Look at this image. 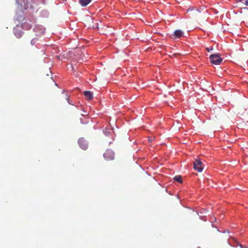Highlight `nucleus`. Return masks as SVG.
<instances>
[{"mask_svg":"<svg viewBox=\"0 0 248 248\" xmlns=\"http://www.w3.org/2000/svg\"><path fill=\"white\" fill-rule=\"evenodd\" d=\"M209 59L211 62L215 65H219L222 62V59L220 58L219 54H212Z\"/></svg>","mask_w":248,"mask_h":248,"instance_id":"obj_1","label":"nucleus"},{"mask_svg":"<svg viewBox=\"0 0 248 248\" xmlns=\"http://www.w3.org/2000/svg\"><path fill=\"white\" fill-rule=\"evenodd\" d=\"M16 3L18 8L22 11L28 8V0H16Z\"/></svg>","mask_w":248,"mask_h":248,"instance_id":"obj_2","label":"nucleus"},{"mask_svg":"<svg viewBox=\"0 0 248 248\" xmlns=\"http://www.w3.org/2000/svg\"><path fill=\"white\" fill-rule=\"evenodd\" d=\"M193 168L198 172H201L203 169V164L201 160L196 159L193 163Z\"/></svg>","mask_w":248,"mask_h":248,"instance_id":"obj_3","label":"nucleus"},{"mask_svg":"<svg viewBox=\"0 0 248 248\" xmlns=\"http://www.w3.org/2000/svg\"><path fill=\"white\" fill-rule=\"evenodd\" d=\"M14 33L15 36L17 38H20L22 37L23 32L20 29V26L18 24L14 28Z\"/></svg>","mask_w":248,"mask_h":248,"instance_id":"obj_4","label":"nucleus"},{"mask_svg":"<svg viewBox=\"0 0 248 248\" xmlns=\"http://www.w3.org/2000/svg\"><path fill=\"white\" fill-rule=\"evenodd\" d=\"M114 156V153L110 150H107L104 154V157L107 160L113 159Z\"/></svg>","mask_w":248,"mask_h":248,"instance_id":"obj_5","label":"nucleus"},{"mask_svg":"<svg viewBox=\"0 0 248 248\" xmlns=\"http://www.w3.org/2000/svg\"><path fill=\"white\" fill-rule=\"evenodd\" d=\"M78 143L81 148L83 150L87 149L88 145L86 140L83 138H80L78 140Z\"/></svg>","mask_w":248,"mask_h":248,"instance_id":"obj_6","label":"nucleus"},{"mask_svg":"<svg viewBox=\"0 0 248 248\" xmlns=\"http://www.w3.org/2000/svg\"><path fill=\"white\" fill-rule=\"evenodd\" d=\"M32 26L31 24L28 22L27 20L23 22L22 23L21 27L22 29L25 30H30L32 28Z\"/></svg>","mask_w":248,"mask_h":248,"instance_id":"obj_7","label":"nucleus"},{"mask_svg":"<svg viewBox=\"0 0 248 248\" xmlns=\"http://www.w3.org/2000/svg\"><path fill=\"white\" fill-rule=\"evenodd\" d=\"M84 95L87 100H91L93 98V93L90 91H85Z\"/></svg>","mask_w":248,"mask_h":248,"instance_id":"obj_8","label":"nucleus"},{"mask_svg":"<svg viewBox=\"0 0 248 248\" xmlns=\"http://www.w3.org/2000/svg\"><path fill=\"white\" fill-rule=\"evenodd\" d=\"M25 20L24 17L22 15L17 14L15 18V21L18 22V23H22Z\"/></svg>","mask_w":248,"mask_h":248,"instance_id":"obj_9","label":"nucleus"},{"mask_svg":"<svg viewBox=\"0 0 248 248\" xmlns=\"http://www.w3.org/2000/svg\"><path fill=\"white\" fill-rule=\"evenodd\" d=\"M183 34H184L183 32L180 30H176L174 32V35L175 36V37L176 38H179L181 37H182L183 35Z\"/></svg>","mask_w":248,"mask_h":248,"instance_id":"obj_10","label":"nucleus"},{"mask_svg":"<svg viewBox=\"0 0 248 248\" xmlns=\"http://www.w3.org/2000/svg\"><path fill=\"white\" fill-rule=\"evenodd\" d=\"M92 0H79V3L82 6L85 7L89 4Z\"/></svg>","mask_w":248,"mask_h":248,"instance_id":"obj_11","label":"nucleus"},{"mask_svg":"<svg viewBox=\"0 0 248 248\" xmlns=\"http://www.w3.org/2000/svg\"><path fill=\"white\" fill-rule=\"evenodd\" d=\"M38 41V39L37 38H34L31 41L30 45L31 46H37V42Z\"/></svg>","mask_w":248,"mask_h":248,"instance_id":"obj_12","label":"nucleus"},{"mask_svg":"<svg viewBox=\"0 0 248 248\" xmlns=\"http://www.w3.org/2000/svg\"><path fill=\"white\" fill-rule=\"evenodd\" d=\"M174 179L179 183H181L183 182L181 176L179 175L175 176Z\"/></svg>","mask_w":248,"mask_h":248,"instance_id":"obj_13","label":"nucleus"},{"mask_svg":"<svg viewBox=\"0 0 248 248\" xmlns=\"http://www.w3.org/2000/svg\"><path fill=\"white\" fill-rule=\"evenodd\" d=\"M237 2H241L245 5L248 6V0H237Z\"/></svg>","mask_w":248,"mask_h":248,"instance_id":"obj_14","label":"nucleus"},{"mask_svg":"<svg viewBox=\"0 0 248 248\" xmlns=\"http://www.w3.org/2000/svg\"><path fill=\"white\" fill-rule=\"evenodd\" d=\"M206 50H207L208 52H210V51L212 50H213V47H211V48H206Z\"/></svg>","mask_w":248,"mask_h":248,"instance_id":"obj_15","label":"nucleus"},{"mask_svg":"<svg viewBox=\"0 0 248 248\" xmlns=\"http://www.w3.org/2000/svg\"><path fill=\"white\" fill-rule=\"evenodd\" d=\"M239 246H240V248H244V247H243L242 245H241V244H240ZM245 248V247H244V248Z\"/></svg>","mask_w":248,"mask_h":248,"instance_id":"obj_16","label":"nucleus"},{"mask_svg":"<svg viewBox=\"0 0 248 248\" xmlns=\"http://www.w3.org/2000/svg\"><path fill=\"white\" fill-rule=\"evenodd\" d=\"M65 96H66V97H65V99H68V97L67 96V95L66 94H65Z\"/></svg>","mask_w":248,"mask_h":248,"instance_id":"obj_17","label":"nucleus"},{"mask_svg":"<svg viewBox=\"0 0 248 248\" xmlns=\"http://www.w3.org/2000/svg\"><path fill=\"white\" fill-rule=\"evenodd\" d=\"M36 29H37V28H34V29H33V30H34V31H35V30H36Z\"/></svg>","mask_w":248,"mask_h":248,"instance_id":"obj_18","label":"nucleus"},{"mask_svg":"<svg viewBox=\"0 0 248 248\" xmlns=\"http://www.w3.org/2000/svg\"><path fill=\"white\" fill-rule=\"evenodd\" d=\"M245 248H248L245 247Z\"/></svg>","mask_w":248,"mask_h":248,"instance_id":"obj_19","label":"nucleus"}]
</instances>
